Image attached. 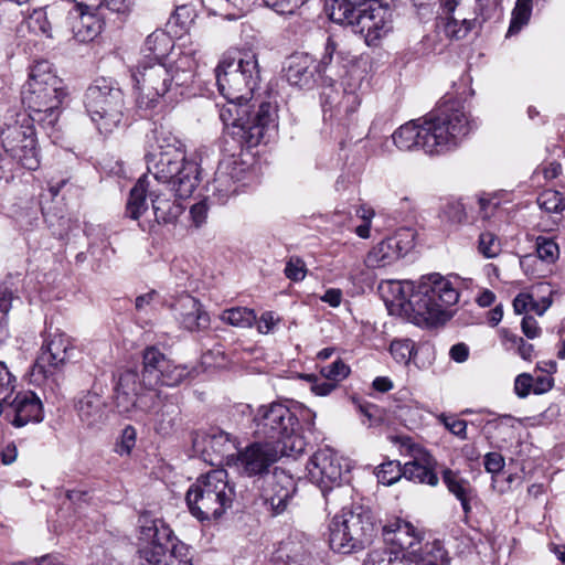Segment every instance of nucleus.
<instances>
[{"mask_svg": "<svg viewBox=\"0 0 565 565\" xmlns=\"http://www.w3.org/2000/svg\"><path fill=\"white\" fill-rule=\"evenodd\" d=\"M29 28L46 38H52V26L45 9L40 8L33 11L29 19Z\"/></svg>", "mask_w": 565, "mask_h": 565, "instance_id": "obj_52", "label": "nucleus"}, {"mask_svg": "<svg viewBox=\"0 0 565 565\" xmlns=\"http://www.w3.org/2000/svg\"><path fill=\"white\" fill-rule=\"evenodd\" d=\"M472 130L460 100L444 98L422 119L411 120L397 128L392 139L402 151L424 150L440 154L457 148Z\"/></svg>", "mask_w": 565, "mask_h": 565, "instance_id": "obj_2", "label": "nucleus"}, {"mask_svg": "<svg viewBox=\"0 0 565 565\" xmlns=\"http://www.w3.org/2000/svg\"><path fill=\"white\" fill-rule=\"evenodd\" d=\"M541 209L548 213H562L565 209V199L563 194L555 190H545L537 198Z\"/></svg>", "mask_w": 565, "mask_h": 565, "instance_id": "obj_47", "label": "nucleus"}, {"mask_svg": "<svg viewBox=\"0 0 565 565\" xmlns=\"http://www.w3.org/2000/svg\"><path fill=\"white\" fill-rule=\"evenodd\" d=\"M415 236L416 233L412 227H401L388 238L401 256H404L414 247Z\"/></svg>", "mask_w": 565, "mask_h": 565, "instance_id": "obj_49", "label": "nucleus"}, {"mask_svg": "<svg viewBox=\"0 0 565 565\" xmlns=\"http://www.w3.org/2000/svg\"><path fill=\"white\" fill-rule=\"evenodd\" d=\"M142 387V376L135 370H126L119 375L114 388V401L119 413H126L135 406L136 397Z\"/></svg>", "mask_w": 565, "mask_h": 565, "instance_id": "obj_24", "label": "nucleus"}, {"mask_svg": "<svg viewBox=\"0 0 565 565\" xmlns=\"http://www.w3.org/2000/svg\"><path fill=\"white\" fill-rule=\"evenodd\" d=\"M307 470L310 481L320 488L327 505L349 493V489L341 486L349 473V466L343 465L332 450L326 448L316 451L307 463Z\"/></svg>", "mask_w": 565, "mask_h": 565, "instance_id": "obj_11", "label": "nucleus"}, {"mask_svg": "<svg viewBox=\"0 0 565 565\" xmlns=\"http://www.w3.org/2000/svg\"><path fill=\"white\" fill-rule=\"evenodd\" d=\"M235 484L224 469H215L202 475L188 489L185 501L190 513L199 521L220 519L232 508L235 499Z\"/></svg>", "mask_w": 565, "mask_h": 565, "instance_id": "obj_5", "label": "nucleus"}, {"mask_svg": "<svg viewBox=\"0 0 565 565\" xmlns=\"http://www.w3.org/2000/svg\"><path fill=\"white\" fill-rule=\"evenodd\" d=\"M172 196H175L173 186L162 185L161 189L154 188L149 181L148 175L143 174L130 190L127 214L131 218L138 220L147 211V198H149L156 221L159 224L174 223L182 214L183 206L177 200H172Z\"/></svg>", "mask_w": 565, "mask_h": 565, "instance_id": "obj_9", "label": "nucleus"}, {"mask_svg": "<svg viewBox=\"0 0 565 565\" xmlns=\"http://www.w3.org/2000/svg\"><path fill=\"white\" fill-rule=\"evenodd\" d=\"M264 3L280 14H292L308 0H263Z\"/></svg>", "mask_w": 565, "mask_h": 565, "instance_id": "obj_58", "label": "nucleus"}, {"mask_svg": "<svg viewBox=\"0 0 565 565\" xmlns=\"http://www.w3.org/2000/svg\"><path fill=\"white\" fill-rule=\"evenodd\" d=\"M169 308L180 324L191 332L207 329L210 326L207 312L196 298L186 292L179 295Z\"/></svg>", "mask_w": 565, "mask_h": 565, "instance_id": "obj_20", "label": "nucleus"}, {"mask_svg": "<svg viewBox=\"0 0 565 565\" xmlns=\"http://www.w3.org/2000/svg\"><path fill=\"white\" fill-rule=\"evenodd\" d=\"M487 3L488 0H444L441 10L447 15L456 13L459 15L461 23L476 26V24H481L484 21V19L480 21L479 17Z\"/></svg>", "mask_w": 565, "mask_h": 565, "instance_id": "obj_27", "label": "nucleus"}, {"mask_svg": "<svg viewBox=\"0 0 565 565\" xmlns=\"http://www.w3.org/2000/svg\"><path fill=\"white\" fill-rule=\"evenodd\" d=\"M213 191L217 202L224 204L230 196L237 193V184L226 173L217 172L213 181Z\"/></svg>", "mask_w": 565, "mask_h": 565, "instance_id": "obj_45", "label": "nucleus"}, {"mask_svg": "<svg viewBox=\"0 0 565 565\" xmlns=\"http://www.w3.org/2000/svg\"><path fill=\"white\" fill-rule=\"evenodd\" d=\"M221 320L237 328H250L257 319L253 309L246 307H234L226 309L221 315Z\"/></svg>", "mask_w": 565, "mask_h": 565, "instance_id": "obj_38", "label": "nucleus"}, {"mask_svg": "<svg viewBox=\"0 0 565 565\" xmlns=\"http://www.w3.org/2000/svg\"><path fill=\"white\" fill-rule=\"evenodd\" d=\"M458 299L459 292L448 279L431 274L415 288L405 316L417 326H434L445 320L447 309Z\"/></svg>", "mask_w": 565, "mask_h": 565, "instance_id": "obj_6", "label": "nucleus"}, {"mask_svg": "<svg viewBox=\"0 0 565 565\" xmlns=\"http://www.w3.org/2000/svg\"><path fill=\"white\" fill-rule=\"evenodd\" d=\"M255 435L267 441L288 445L299 425L296 414L281 403H271L258 407L255 416Z\"/></svg>", "mask_w": 565, "mask_h": 565, "instance_id": "obj_13", "label": "nucleus"}, {"mask_svg": "<svg viewBox=\"0 0 565 565\" xmlns=\"http://www.w3.org/2000/svg\"><path fill=\"white\" fill-rule=\"evenodd\" d=\"M441 480L447 490L461 503L466 514L470 513V500L473 497V488L469 480L465 479L459 471L445 467L440 471Z\"/></svg>", "mask_w": 565, "mask_h": 565, "instance_id": "obj_31", "label": "nucleus"}, {"mask_svg": "<svg viewBox=\"0 0 565 565\" xmlns=\"http://www.w3.org/2000/svg\"><path fill=\"white\" fill-rule=\"evenodd\" d=\"M136 0H108V23L119 30L128 20Z\"/></svg>", "mask_w": 565, "mask_h": 565, "instance_id": "obj_39", "label": "nucleus"}, {"mask_svg": "<svg viewBox=\"0 0 565 565\" xmlns=\"http://www.w3.org/2000/svg\"><path fill=\"white\" fill-rule=\"evenodd\" d=\"M190 372L185 365H175L171 360L169 366L164 367L162 375L159 376V384L166 386H177L181 384Z\"/></svg>", "mask_w": 565, "mask_h": 565, "instance_id": "obj_48", "label": "nucleus"}, {"mask_svg": "<svg viewBox=\"0 0 565 565\" xmlns=\"http://www.w3.org/2000/svg\"><path fill=\"white\" fill-rule=\"evenodd\" d=\"M535 252L537 257L546 264H554L559 258V247L550 237L539 236L535 241Z\"/></svg>", "mask_w": 565, "mask_h": 565, "instance_id": "obj_44", "label": "nucleus"}, {"mask_svg": "<svg viewBox=\"0 0 565 565\" xmlns=\"http://www.w3.org/2000/svg\"><path fill=\"white\" fill-rule=\"evenodd\" d=\"M371 0H326V8L333 22H352L355 11L367 6Z\"/></svg>", "mask_w": 565, "mask_h": 565, "instance_id": "obj_34", "label": "nucleus"}, {"mask_svg": "<svg viewBox=\"0 0 565 565\" xmlns=\"http://www.w3.org/2000/svg\"><path fill=\"white\" fill-rule=\"evenodd\" d=\"M15 376L9 371L4 362H0V401H7L14 391Z\"/></svg>", "mask_w": 565, "mask_h": 565, "instance_id": "obj_56", "label": "nucleus"}, {"mask_svg": "<svg viewBox=\"0 0 565 565\" xmlns=\"http://www.w3.org/2000/svg\"><path fill=\"white\" fill-rule=\"evenodd\" d=\"M136 429L132 426H126L120 436V440L115 446V451L119 455H129L136 444Z\"/></svg>", "mask_w": 565, "mask_h": 565, "instance_id": "obj_60", "label": "nucleus"}, {"mask_svg": "<svg viewBox=\"0 0 565 565\" xmlns=\"http://www.w3.org/2000/svg\"><path fill=\"white\" fill-rule=\"evenodd\" d=\"M34 122L25 113L17 114L14 119L4 124L0 132L4 152L28 170H35L40 164Z\"/></svg>", "mask_w": 565, "mask_h": 565, "instance_id": "obj_12", "label": "nucleus"}, {"mask_svg": "<svg viewBox=\"0 0 565 565\" xmlns=\"http://www.w3.org/2000/svg\"><path fill=\"white\" fill-rule=\"evenodd\" d=\"M215 77L218 92L228 102L220 114L228 134L243 147L258 146L266 131L276 126V108L269 102L260 103L257 109L248 104L260 82L256 53L239 51L224 55Z\"/></svg>", "mask_w": 565, "mask_h": 565, "instance_id": "obj_1", "label": "nucleus"}, {"mask_svg": "<svg viewBox=\"0 0 565 565\" xmlns=\"http://www.w3.org/2000/svg\"><path fill=\"white\" fill-rule=\"evenodd\" d=\"M415 286L412 281L388 280L381 286L382 297L391 310L405 315L406 305L411 302Z\"/></svg>", "mask_w": 565, "mask_h": 565, "instance_id": "obj_29", "label": "nucleus"}, {"mask_svg": "<svg viewBox=\"0 0 565 565\" xmlns=\"http://www.w3.org/2000/svg\"><path fill=\"white\" fill-rule=\"evenodd\" d=\"M542 303H543V307L540 310V309H537V305L534 301L532 295L520 294L513 300V308L516 313L521 315L524 311H526L527 307L531 305V308L534 311H536L539 315H542L552 305V300L550 298H543Z\"/></svg>", "mask_w": 565, "mask_h": 565, "instance_id": "obj_54", "label": "nucleus"}, {"mask_svg": "<svg viewBox=\"0 0 565 565\" xmlns=\"http://www.w3.org/2000/svg\"><path fill=\"white\" fill-rule=\"evenodd\" d=\"M275 565H316L308 543L289 539L277 552Z\"/></svg>", "mask_w": 565, "mask_h": 565, "instance_id": "obj_30", "label": "nucleus"}, {"mask_svg": "<svg viewBox=\"0 0 565 565\" xmlns=\"http://www.w3.org/2000/svg\"><path fill=\"white\" fill-rule=\"evenodd\" d=\"M8 416L14 427L43 420V406L39 396L32 391L20 392L9 404Z\"/></svg>", "mask_w": 565, "mask_h": 565, "instance_id": "obj_22", "label": "nucleus"}, {"mask_svg": "<svg viewBox=\"0 0 565 565\" xmlns=\"http://www.w3.org/2000/svg\"><path fill=\"white\" fill-rule=\"evenodd\" d=\"M393 551L374 550L367 553L363 561V565H392Z\"/></svg>", "mask_w": 565, "mask_h": 565, "instance_id": "obj_62", "label": "nucleus"}, {"mask_svg": "<svg viewBox=\"0 0 565 565\" xmlns=\"http://www.w3.org/2000/svg\"><path fill=\"white\" fill-rule=\"evenodd\" d=\"M106 79L99 78L94 85H90L85 94V107L93 122L97 125V129L102 131L99 121L104 119L106 106Z\"/></svg>", "mask_w": 565, "mask_h": 565, "instance_id": "obj_33", "label": "nucleus"}, {"mask_svg": "<svg viewBox=\"0 0 565 565\" xmlns=\"http://www.w3.org/2000/svg\"><path fill=\"white\" fill-rule=\"evenodd\" d=\"M259 483L260 498L274 515L286 510L297 490L292 476L280 468H275L271 475L265 477Z\"/></svg>", "mask_w": 565, "mask_h": 565, "instance_id": "obj_18", "label": "nucleus"}, {"mask_svg": "<svg viewBox=\"0 0 565 565\" xmlns=\"http://www.w3.org/2000/svg\"><path fill=\"white\" fill-rule=\"evenodd\" d=\"M147 170L162 185H171L175 198H190L200 182V166L193 159H186L174 147L149 152L146 156Z\"/></svg>", "mask_w": 565, "mask_h": 565, "instance_id": "obj_7", "label": "nucleus"}, {"mask_svg": "<svg viewBox=\"0 0 565 565\" xmlns=\"http://www.w3.org/2000/svg\"><path fill=\"white\" fill-rule=\"evenodd\" d=\"M75 7L67 14V25L78 42L102 38L105 29L104 0H75Z\"/></svg>", "mask_w": 565, "mask_h": 565, "instance_id": "obj_17", "label": "nucleus"}, {"mask_svg": "<svg viewBox=\"0 0 565 565\" xmlns=\"http://www.w3.org/2000/svg\"><path fill=\"white\" fill-rule=\"evenodd\" d=\"M12 292L3 286H0V344L9 338L8 313L11 309Z\"/></svg>", "mask_w": 565, "mask_h": 565, "instance_id": "obj_46", "label": "nucleus"}, {"mask_svg": "<svg viewBox=\"0 0 565 565\" xmlns=\"http://www.w3.org/2000/svg\"><path fill=\"white\" fill-rule=\"evenodd\" d=\"M292 445H280L277 441H255L237 451L235 466L238 470L248 477H257L259 483L265 477L270 476V467L282 456L288 455Z\"/></svg>", "mask_w": 565, "mask_h": 565, "instance_id": "obj_14", "label": "nucleus"}, {"mask_svg": "<svg viewBox=\"0 0 565 565\" xmlns=\"http://www.w3.org/2000/svg\"><path fill=\"white\" fill-rule=\"evenodd\" d=\"M106 397L104 385L95 383L89 392L78 402V415L88 426L104 423Z\"/></svg>", "mask_w": 565, "mask_h": 565, "instance_id": "obj_25", "label": "nucleus"}, {"mask_svg": "<svg viewBox=\"0 0 565 565\" xmlns=\"http://www.w3.org/2000/svg\"><path fill=\"white\" fill-rule=\"evenodd\" d=\"M138 565H193L190 547L170 526L149 513L139 516Z\"/></svg>", "mask_w": 565, "mask_h": 565, "instance_id": "obj_3", "label": "nucleus"}, {"mask_svg": "<svg viewBox=\"0 0 565 565\" xmlns=\"http://www.w3.org/2000/svg\"><path fill=\"white\" fill-rule=\"evenodd\" d=\"M532 12V0H518L512 11L507 36L515 35L527 24Z\"/></svg>", "mask_w": 565, "mask_h": 565, "instance_id": "obj_41", "label": "nucleus"}, {"mask_svg": "<svg viewBox=\"0 0 565 565\" xmlns=\"http://www.w3.org/2000/svg\"><path fill=\"white\" fill-rule=\"evenodd\" d=\"M366 3L367 6L355 11L352 22L345 23L352 25L354 32L360 33L369 46L377 45L393 29L392 11L380 0Z\"/></svg>", "mask_w": 565, "mask_h": 565, "instance_id": "obj_16", "label": "nucleus"}, {"mask_svg": "<svg viewBox=\"0 0 565 565\" xmlns=\"http://www.w3.org/2000/svg\"><path fill=\"white\" fill-rule=\"evenodd\" d=\"M420 565H448L449 558L445 548L439 542L426 543L424 553H416L414 556Z\"/></svg>", "mask_w": 565, "mask_h": 565, "instance_id": "obj_42", "label": "nucleus"}, {"mask_svg": "<svg viewBox=\"0 0 565 565\" xmlns=\"http://www.w3.org/2000/svg\"><path fill=\"white\" fill-rule=\"evenodd\" d=\"M440 217L451 225L461 224L467 218L466 209L460 201H447L441 209Z\"/></svg>", "mask_w": 565, "mask_h": 565, "instance_id": "obj_50", "label": "nucleus"}, {"mask_svg": "<svg viewBox=\"0 0 565 565\" xmlns=\"http://www.w3.org/2000/svg\"><path fill=\"white\" fill-rule=\"evenodd\" d=\"M459 15L444 14L443 11L439 15L444 34L450 40L463 39L475 26L461 23Z\"/></svg>", "mask_w": 565, "mask_h": 565, "instance_id": "obj_40", "label": "nucleus"}, {"mask_svg": "<svg viewBox=\"0 0 565 565\" xmlns=\"http://www.w3.org/2000/svg\"><path fill=\"white\" fill-rule=\"evenodd\" d=\"M65 96L63 83L50 71L49 63L38 62L22 92V102L30 111L26 116L43 127H54Z\"/></svg>", "mask_w": 565, "mask_h": 565, "instance_id": "obj_4", "label": "nucleus"}, {"mask_svg": "<svg viewBox=\"0 0 565 565\" xmlns=\"http://www.w3.org/2000/svg\"><path fill=\"white\" fill-rule=\"evenodd\" d=\"M181 409L173 401H167L156 413L154 429L160 435H168L174 428Z\"/></svg>", "mask_w": 565, "mask_h": 565, "instance_id": "obj_36", "label": "nucleus"}, {"mask_svg": "<svg viewBox=\"0 0 565 565\" xmlns=\"http://www.w3.org/2000/svg\"><path fill=\"white\" fill-rule=\"evenodd\" d=\"M360 104L361 97L358 92H330L324 94L322 107L324 116L330 113V118H335L344 124L350 120L351 116L358 110Z\"/></svg>", "mask_w": 565, "mask_h": 565, "instance_id": "obj_23", "label": "nucleus"}, {"mask_svg": "<svg viewBox=\"0 0 565 565\" xmlns=\"http://www.w3.org/2000/svg\"><path fill=\"white\" fill-rule=\"evenodd\" d=\"M286 81L296 87L311 89L321 77V64L308 53L296 52L285 62Z\"/></svg>", "mask_w": 565, "mask_h": 565, "instance_id": "obj_19", "label": "nucleus"}, {"mask_svg": "<svg viewBox=\"0 0 565 565\" xmlns=\"http://www.w3.org/2000/svg\"><path fill=\"white\" fill-rule=\"evenodd\" d=\"M172 75L168 65L161 62H145L132 74L139 90L140 107H152L168 92H172Z\"/></svg>", "mask_w": 565, "mask_h": 565, "instance_id": "obj_15", "label": "nucleus"}, {"mask_svg": "<svg viewBox=\"0 0 565 565\" xmlns=\"http://www.w3.org/2000/svg\"><path fill=\"white\" fill-rule=\"evenodd\" d=\"M392 441L395 445H399L401 449H404L413 458L419 456L422 452H426V450L419 445L415 444L409 436H394L392 437Z\"/></svg>", "mask_w": 565, "mask_h": 565, "instance_id": "obj_63", "label": "nucleus"}, {"mask_svg": "<svg viewBox=\"0 0 565 565\" xmlns=\"http://www.w3.org/2000/svg\"><path fill=\"white\" fill-rule=\"evenodd\" d=\"M228 19H237L244 12V0H217Z\"/></svg>", "mask_w": 565, "mask_h": 565, "instance_id": "obj_64", "label": "nucleus"}, {"mask_svg": "<svg viewBox=\"0 0 565 565\" xmlns=\"http://www.w3.org/2000/svg\"><path fill=\"white\" fill-rule=\"evenodd\" d=\"M168 68H170L172 75V90L191 84L193 78L191 71L181 68L179 65H168Z\"/></svg>", "mask_w": 565, "mask_h": 565, "instance_id": "obj_61", "label": "nucleus"}, {"mask_svg": "<svg viewBox=\"0 0 565 565\" xmlns=\"http://www.w3.org/2000/svg\"><path fill=\"white\" fill-rule=\"evenodd\" d=\"M436 466L437 461L429 452H422L404 465V478L419 484L436 487L439 482Z\"/></svg>", "mask_w": 565, "mask_h": 565, "instance_id": "obj_26", "label": "nucleus"}, {"mask_svg": "<svg viewBox=\"0 0 565 565\" xmlns=\"http://www.w3.org/2000/svg\"><path fill=\"white\" fill-rule=\"evenodd\" d=\"M401 254L388 237L375 245L366 255L365 264L369 268H382L397 260Z\"/></svg>", "mask_w": 565, "mask_h": 565, "instance_id": "obj_35", "label": "nucleus"}, {"mask_svg": "<svg viewBox=\"0 0 565 565\" xmlns=\"http://www.w3.org/2000/svg\"><path fill=\"white\" fill-rule=\"evenodd\" d=\"M321 374L326 380L334 383L343 381L350 374V367L341 359L326 365L321 369Z\"/></svg>", "mask_w": 565, "mask_h": 565, "instance_id": "obj_55", "label": "nucleus"}, {"mask_svg": "<svg viewBox=\"0 0 565 565\" xmlns=\"http://www.w3.org/2000/svg\"><path fill=\"white\" fill-rule=\"evenodd\" d=\"M108 96L111 99V103L114 104L115 108L111 114H108V121L111 120L114 126H119L121 122V119L124 117V99H122V93L120 89L115 88H108Z\"/></svg>", "mask_w": 565, "mask_h": 565, "instance_id": "obj_59", "label": "nucleus"}, {"mask_svg": "<svg viewBox=\"0 0 565 565\" xmlns=\"http://www.w3.org/2000/svg\"><path fill=\"white\" fill-rule=\"evenodd\" d=\"M173 46L172 38L162 30H156L147 36L145 42V51L149 55H153V62H160L162 57L168 55ZM152 62V60L150 61Z\"/></svg>", "mask_w": 565, "mask_h": 565, "instance_id": "obj_37", "label": "nucleus"}, {"mask_svg": "<svg viewBox=\"0 0 565 565\" xmlns=\"http://www.w3.org/2000/svg\"><path fill=\"white\" fill-rule=\"evenodd\" d=\"M329 545L340 554L364 550L375 535V524L370 511L362 505L343 507L329 525Z\"/></svg>", "mask_w": 565, "mask_h": 565, "instance_id": "obj_8", "label": "nucleus"}, {"mask_svg": "<svg viewBox=\"0 0 565 565\" xmlns=\"http://www.w3.org/2000/svg\"><path fill=\"white\" fill-rule=\"evenodd\" d=\"M404 477V466L398 460H390L377 467V481L384 486H392Z\"/></svg>", "mask_w": 565, "mask_h": 565, "instance_id": "obj_43", "label": "nucleus"}, {"mask_svg": "<svg viewBox=\"0 0 565 565\" xmlns=\"http://www.w3.org/2000/svg\"><path fill=\"white\" fill-rule=\"evenodd\" d=\"M414 342L409 339L394 340L390 345V352L398 363L407 364L414 353Z\"/></svg>", "mask_w": 565, "mask_h": 565, "instance_id": "obj_51", "label": "nucleus"}, {"mask_svg": "<svg viewBox=\"0 0 565 565\" xmlns=\"http://www.w3.org/2000/svg\"><path fill=\"white\" fill-rule=\"evenodd\" d=\"M73 350L72 341L66 334L51 333L44 340L40 354L30 370V382L54 392L60 385L63 370L71 360Z\"/></svg>", "mask_w": 565, "mask_h": 565, "instance_id": "obj_10", "label": "nucleus"}, {"mask_svg": "<svg viewBox=\"0 0 565 565\" xmlns=\"http://www.w3.org/2000/svg\"><path fill=\"white\" fill-rule=\"evenodd\" d=\"M286 277L292 281H301L306 277L305 262L299 257H290L284 270Z\"/></svg>", "mask_w": 565, "mask_h": 565, "instance_id": "obj_57", "label": "nucleus"}, {"mask_svg": "<svg viewBox=\"0 0 565 565\" xmlns=\"http://www.w3.org/2000/svg\"><path fill=\"white\" fill-rule=\"evenodd\" d=\"M205 451L211 450L220 458H226L227 463L234 462L237 454V439L223 430H212L205 439Z\"/></svg>", "mask_w": 565, "mask_h": 565, "instance_id": "obj_32", "label": "nucleus"}, {"mask_svg": "<svg viewBox=\"0 0 565 565\" xmlns=\"http://www.w3.org/2000/svg\"><path fill=\"white\" fill-rule=\"evenodd\" d=\"M385 541L391 544L388 551L404 552L408 555H416L422 551V535L416 527L404 520H396L384 527Z\"/></svg>", "mask_w": 565, "mask_h": 565, "instance_id": "obj_21", "label": "nucleus"}, {"mask_svg": "<svg viewBox=\"0 0 565 565\" xmlns=\"http://www.w3.org/2000/svg\"><path fill=\"white\" fill-rule=\"evenodd\" d=\"M479 252L487 258H494L501 252L498 237L491 232H483L479 236Z\"/></svg>", "mask_w": 565, "mask_h": 565, "instance_id": "obj_53", "label": "nucleus"}, {"mask_svg": "<svg viewBox=\"0 0 565 565\" xmlns=\"http://www.w3.org/2000/svg\"><path fill=\"white\" fill-rule=\"evenodd\" d=\"M170 360L157 348L147 347L142 353V383L145 388H152L159 384V376Z\"/></svg>", "mask_w": 565, "mask_h": 565, "instance_id": "obj_28", "label": "nucleus"}]
</instances>
